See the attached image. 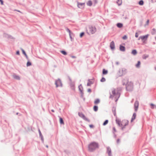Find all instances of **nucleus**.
<instances>
[{
	"label": "nucleus",
	"mask_w": 156,
	"mask_h": 156,
	"mask_svg": "<svg viewBox=\"0 0 156 156\" xmlns=\"http://www.w3.org/2000/svg\"><path fill=\"white\" fill-rule=\"evenodd\" d=\"M110 98L112 99H114L115 101H116L120 96V94L118 90L114 88L111 89V91L110 92Z\"/></svg>",
	"instance_id": "1"
},
{
	"label": "nucleus",
	"mask_w": 156,
	"mask_h": 156,
	"mask_svg": "<svg viewBox=\"0 0 156 156\" xmlns=\"http://www.w3.org/2000/svg\"><path fill=\"white\" fill-rule=\"evenodd\" d=\"M115 121L117 124L121 128L122 130H123L125 128V126L127 125L128 124V121L126 119L123 120L121 121L120 119L116 118Z\"/></svg>",
	"instance_id": "2"
},
{
	"label": "nucleus",
	"mask_w": 156,
	"mask_h": 156,
	"mask_svg": "<svg viewBox=\"0 0 156 156\" xmlns=\"http://www.w3.org/2000/svg\"><path fill=\"white\" fill-rule=\"evenodd\" d=\"M98 147L97 143L95 142H92L88 146V149L90 151H92Z\"/></svg>",
	"instance_id": "3"
},
{
	"label": "nucleus",
	"mask_w": 156,
	"mask_h": 156,
	"mask_svg": "<svg viewBox=\"0 0 156 156\" xmlns=\"http://www.w3.org/2000/svg\"><path fill=\"white\" fill-rule=\"evenodd\" d=\"M96 31V28L94 26L90 25L87 30V33L89 34H94Z\"/></svg>",
	"instance_id": "4"
},
{
	"label": "nucleus",
	"mask_w": 156,
	"mask_h": 156,
	"mask_svg": "<svg viewBox=\"0 0 156 156\" xmlns=\"http://www.w3.org/2000/svg\"><path fill=\"white\" fill-rule=\"evenodd\" d=\"M127 73V70L125 68L120 69L117 73V75L118 76H121L125 75Z\"/></svg>",
	"instance_id": "5"
},
{
	"label": "nucleus",
	"mask_w": 156,
	"mask_h": 156,
	"mask_svg": "<svg viewBox=\"0 0 156 156\" xmlns=\"http://www.w3.org/2000/svg\"><path fill=\"white\" fill-rule=\"evenodd\" d=\"M133 83L132 82H128L126 87L127 90H131L133 89Z\"/></svg>",
	"instance_id": "6"
},
{
	"label": "nucleus",
	"mask_w": 156,
	"mask_h": 156,
	"mask_svg": "<svg viewBox=\"0 0 156 156\" xmlns=\"http://www.w3.org/2000/svg\"><path fill=\"white\" fill-rule=\"evenodd\" d=\"M148 36V34H147L144 36H141L139 37L138 40H140V39H141L142 40H145V41H146L147 40Z\"/></svg>",
	"instance_id": "7"
},
{
	"label": "nucleus",
	"mask_w": 156,
	"mask_h": 156,
	"mask_svg": "<svg viewBox=\"0 0 156 156\" xmlns=\"http://www.w3.org/2000/svg\"><path fill=\"white\" fill-rule=\"evenodd\" d=\"M78 7L80 9H83L85 6V3H79L78 2L77 3Z\"/></svg>",
	"instance_id": "8"
},
{
	"label": "nucleus",
	"mask_w": 156,
	"mask_h": 156,
	"mask_svg": "<svg viewBox=\"0 0 156 156\" xmlns=\"http://www.w3.org/2000/svg\"><path fill=\"white\" fill-rule=\"evenodd\" d=\"M55 84L57 87L62 86V83L61 81L58 79L55 81Z\"/></svg>",
	"instance_id": "9"
},
{
	"label": "nucleus",
	"mask_w": 156,
	"mask_h": 156,
	"mask_svg": "<svg viewBox=\"0 0 156 156\" xmlns=\"http://www.w3.org/2000/svg\"><path fill=\"white\" fill-rule=\"evenodd\" d=\"M78 115H79V116L80 117L82 118L84 120H86V121H89V120L88 119H87L85 116L82 113L79 112L78 113Z\"/></svg>",
	"instance_id": "10"
},
{
	"label": "nucleus",
	"mask_w": 156,
	"mask_h": 156,
	"mask_svg": "<svg viewBox=\"0 0 156 156\" xmlns=\"http://www.w3.org/2000/svg\"><path fill=\"white\" fill-rule=\"evenodd\" d=\"M139 106V102L138 101H136L134 103L135 110L136 112Z\"/></svg>",
	"instance_id": "11"
},
{
	"label": "nucleus",
	"mask_w": 156,
	"mask_h": 156,
	"mask_svg": "<svg viewBox=\"0 0 156 156\" xmlns=\"http://www.w3.org/2000/svg\"><path fill=\"white\" fill-rule=\"evenodd\" d=\"M110 47L111 49H114L115 48V43L113 41H112L110 43Z\"/></svg>",
	"instance_id": "12"
},
{
	"label": "nucleus",
	"mask_w": 156,
	"mask_h": 156,
	"mask_svg": "<svg viewBox=\"0 0 156 156\" xmlns=\"http://www.w3.org/2000/svg\"><path fill=\"white\" fill-rule=\"evenodd\" d=\"M136 116V114L135 113H133L131 119V122H132L135 119Z\"/></svg>",
	"instance_id": "13"
},
{
	"label": "nucleus",
	"mask_w": 156,
	"mask_h": 156,
	"mask_svg": "<svg viewBox=\"0 0 156 156\" xmlns=\"http://www.w3.org/2000/svg\"><path fill=\"white\" fill-rule=\"evenodd\" d=\"M87 5L90 6H91L92 5V2L91 1L89 0L87 3Z\"/></svg>",
	"instance_id": "14"
},
{
	"label": "nucleus",
	"mask_w": 156,
	"mask_h": 156,
	"mask_svg": "<svg viewBox=\"0 0 156 156\" xmlns=\"http://www.w3.org/2000/svg\"><path fill=\"white\" fill-rule=\"evenodd\" d=\"M107 152L109 155V156H111V149L109 148H107Z\"/></svg>",
	"instance_id": "15"
},
{
	"label": "nucleus",
	"mask_w": 156,
	"mask_h": 156,
	"mask_svg": "<svg viewBox=\"0 0 156 156\" xmlns=\"http://www.w3.org/2000/svg\"><path fill=\"white\" fill-rule=\"evenodd\" d=\"M112 112L115 116L116 117V108H112Z\"/></svg>",
	"instance_id": "16"
},
{
	"label": "nucleus",
	"mask_w": 156,
	"mask_h": 156,
	"mask_svg": "<svg viewBox=\"0 0 156 156\" xmlns=\"http://www.w3.org/2000/svg\"><path fill=\"white\" fill-rule=\"evenodd\" d=\"M100 102V100L98 99H97L95 100L94 101V104L96 105L99 103Z\"/></svg>",
	"instance_id": "17"
},
{
	"label": "nucleus",
	"mask_w": 156,
	"mask_h": 156,
	"mask_svg": "<svg viewBox=\"0 0 156 156\" xmlns=\"http://www.w3.org/2000/svg\"><path fill=\"white\" fill-rule=\"evenodd\" d=\"M59 122L60 124H64V122L63 120V119H62V118L61 117L59 118Z\"/></svg>",
	"instance_id": "18"
},
{
	"label": "nucleus",
	"mask_w": 156,
	"mask_h": 156,
	"mask_svg": "<svg viewBox=\"0 0 156 156\" xmlns=\"http://www.w3.org/2000/svg\"><path fill=\"white\" fill-rule=\"evenodd\" d=\"M149 57L148 55H144L142 56L143 59H145Z\"/></svg>",
	"instance_id": "19"
},
{
	"label": "nucleus",
	"mask_w": 156,
	"mask_h": 156,
	"mask_svg": "<svg viewBox=\"0 0 156 156\" xmlns=\"http://www.w3.org/2000/svg\"><path fill=\"white\" fill-rule=\"evenodd\" d=\"M117 26L119 28H121L123 27V24L121 23H118L117 24Z\"/></svg>",
	"instance_id": "20"
},
{
	"label": "nucleus",
	"mask_w": 156,
	"mask_h": 156,
	"mask_svg": "<svg viewBox=\"0 0 156 156\" xmlns=\"http://www.w3.org/2000/svg\"><path fill=\"white\" fill-rule=\"evenodd\" d=\"M120 50L124 51L125 50V47L121 45L120 46Z\"/></svg>",
	"instance_id": "21"
},
{
	"label": "nucleus",
	"mask_w": 156,
	"mask_h": 156,
	"mask_svg": "<svg viewBox=\"0 0 156 156\" xmlns=\"http://www.w3.org/2000/svg\"><path fill=\"white\" fill-rule=\"evenodd\" d=\"M117 3L119 5H120L122 3V0H118Z\"/></svg>",
	"instance_id": "22"
},
{
	"label": "nucleus",
	"mask_w": 156,
	"mask_h": 156,
	"mask_svg": "<svg viewBox=\"0 0 156 156\" xmlns=\"http://www.w3.org/2000/svg\"><path fill=\"white\" fill-rule=\"evenodd\" d=\"M137 53V52L136 50H133L132 51V53L133 55H136Z\"/></svg>",
	"instance_id": "23"
},
{
	"label": "nucleus",
	"mask_w": 156,
	"mask_h": 156,
	"mask_svg": "<svg viewBox=\"0 0 156 156\" xmlns=\"http://www.w3.org/2000/svg\"><path fill=\"white\" fill-rule=\"evenodd\" d=\"M79 89L81 93H82L83 89V88L82 86L81 85H80L79 87Z\"/></svg>",
	"instance_id": "24"
},
{
	"label": "nucleus",
	"mask_w": 156,
	"mask_h": 156,
	"mask_svg": "<svg viewBox=\"0 0 156 156\" xmlns=\"http://www.w3.org/2000/svg\"><path fill=\"white\" fill-rule=\"evenodd\" d=\"M150 105L152 109H154V108H156V106L152 103Z\"/></svg>",
	"instance_id": "25"
},
{
	"label": "nucleus",
	"mask_w": 156,
	"mask_h": 156,
	"mask_svg": "<svg viewBox=\"0 0 156 156\" xmlns=\"http://www.w3.org/2000/svg\"><path fill=\"white\" fill-rule=\"evenodd\" d=\"M108 73V71L104 69L103 70V74L104 75Z\"/></svg>",
	"instance_id": "26"
},
{
	"label": "nucleus",
	"mask_w": 156,
	"mask_h": 156,
	"mask_svg": "<svg viewBox=\"0 0 156 156\" xmlns=\"http://www.w3.org/2000/svg\"><path fill=\"white\" fill-rule=\"evenodd\" d=\"M93 109L94 111L96 112L98 110V107L97 106H94V107Z\"/></svg>",
	"instance_id": "27"
},
{
	"label": "nucleus",
	"mask_w": 156,
	"mask_h": 156,
	"mask_svg": "<svg viewBox=\"0 0 156 156\" xmlns=\"http://www.w3.org/2000/svg\"><path fill=\"white\" fill-rule=\"evenodd\" d=\"M140 64V62L139 61L137 63L136 65V67H139Z\"/></svg>",
	"instance_id": "28"
},
{
	"label": "nucleus",
	"mask_w": 156,
	"mask_h": 156,
	"mask_svg": "<svg viewBox=\"0 0 156 156\" xmlns=\"http://www.w3.org/2000/svg\"><path fill=\"white\" fill-rule=\"evenodd\" d=\"M61 52L64 55H67V53L64 51H61Z\"/></svg>",
	"instance_id": "29"
},
{
	"label": "nucleus",
	"mask_w": 156,
	"mask_h": 156,
	"mask_svg": "<svg viewBox=\"0 0 156 156\" xmlns=\"http://www.w3.org/2000/svg\"><path fill=\"white\" fill-rule=\"evenodd\" d=\"M31 63L30 62L28 61L27 62V66H31Z\"/></svg>",
	"instance_id": "30"
},
{
	"label": "nucleus",
	"mask_w": 156,
	"mask_h": 156,
	"mask_svg": "<svg viewBox=\"0 0 156 156\" xmlns=\"http://www.w3.org/2000/svg\"><path fill=\"white\" fill-rule=\"evenodd\" d=\"M108 122V120H106L103 124V125L105 126L107 124Z\"/></svg>",
	"instance_id": "31"
},
{
	"label": "nucleus",
	"mask_w": 156,
	"mask_h": 156,
	"mask_svg": "<svg viewBox=\"0 0 156 156\" xmlns=\"http://www.w3.org/2000/svg\"><path fill=\"white\" fill-rule=\"evenodd\" d=\"M14 78L17 80H19L20 79V77L17 76H14Z\"/></svg>",
	"instance_id": "32"
},
{
	"label": "nucleus",
	"mask_w": 156,
	"mask_h": 156,
	"mask_svg": "<svg viewBox=\"0 0 156 156\" xmlns=\"http://www.w3.org/2000/svg\"><path fill=\"white\" fill-rule=\"evenodd\" d=\"M139 5H142L144 4V2L142 0L140 1L139 2Z\"/></svg>",
	"instance_id": "33"
},
{
	"label": "nucleus",
	"mask_w": 156,
	"mask_h": 156,
	"mask_svg": "<svg viewBox=\"0 0 156 156\" xmlns=\"http://www.w3.org/2000/svg\"><path fill=\"white\" fill-rule=\"evenodd\" d=\"M105 79L104 78H102L101 80V81L102 82H105Z\"/></svg>",
	"instance_id": "34"
},
{
	"label": "nucleus",
	"mask_w": 156,
	"mask_h": 156,
	"mask_svg": "<svg viewBox=\"0 0 156 156\" xmlns=\"http://www.w3.org/2000/svg\"><path fill=\"white\" fill-rule=\"evenodd\" d=\"M112 129L114 133H115L116 132V129L115 127H113L112 128Z\"/></svg>",
	"instance_id": "35"
},
{
	"label": "nucleus",
	"mask_w": 156,
	"mask_h": 156,
	"mask_svg": "<svg viewBox=\"0 0 156 156\" xmlns=\"http://www.w3.org/2000/svg\"><path fill=\"white\" fill-rule=\"evenodd\" d=\"M127 37L126 35H125L122 37V39L124 40H125L127 39Z\"/></svg>",
	"instance_id": "36"
},
{
	"label": "nucleus",
	"mask_w": 156,
	"mask_h": 156,
	"mask_svg": "<svg viewBox=\"0 0 156 156\" xmlns=\"http://www.w3.org/2000/svg\"><path fill=\"white\" fill-rule=\"evenodd\" d=\"M84 35V33L83 32L81 33L80 34V37H82Z\"/></svg>",
	"instance_id": "37"
},
{
	"label": "nucleus",
	"mask_w": 156,
	"mask_h": 156,
	"mask_svg": "<svg viewBox=\"0 0 156 156\" xmlns=\"http://www.w3.org/2000/svg\"><path fill=\"white\" fill-rule=\"evenodd\" d=\"M21 50L23 52V54H24V55H26V53L24 51L23 49H21Z\"/></svg>",
	"instance_id": "38"
},
{
	"label": "nucleus",
	"mask_w": 156,
	"mask_h": 156,
	"mask_svg": "<svg viewBox=\"0 0 156 156\" xmlns=\"http://www.w3.org/2000/svg\"><path fill=\"white\" fill-rule=\"evenodd\" d=\"M149 20H147V22H146V25H145V26L146 25H148V24H149Z\"/></svg>",
	"instance_id": "39"
},
{
	"label": "nucleus",
	"mask_w": 156,
	"mask_h": 156,
	"mask_svg": "<svg viewBox=\"0 0 156 156\" xmlns=\"http://www.w3.org/2000/svg\"><path fill=\"white\" fill-rule=\"evenodd\" d=\"M135 37H138V34L137 33H136L135 34Z\"/></svg>",
	"instance_id": "40"
},
{
	"label": "nucleus",
	"mask_w": 156,
	"mask_h": 156,
	"mask_svg": "<svg viewBox=\"0 0 156 156\" xmlns=\"http://www.w3.org/2000/svg\"><path fill=\"white\" fill-rule=\"evenodd\" d=\"M152 30L154 32L152 33V34H155V29L154 28L152 29Z\"/></svg>",
	"instance_id": "41"
},
{
	"label": "nucleus",
	"mask_w": 156,
	"mask_h": 156,
	"mask_svg": "<svg viewBox=\"0 0 156 156\" xmlns=\"http://www.w3.org/2000/svg\"><path fill=\"white\" fill-rule=\"evenodd\" d=\"M0 2L1 3V4L2 5H3V1L2 0H0Z\"/></svg>",
	"instance_id": "42"
},
{
	"label": "nucleus",
	"mask_w": 156,
	"mask_h": 156,
	"mask_svg": "<svg viewBox=\"0 0 156 156\" xmlns=\"http://www.w3.org/2000/svg\"><path fill=\"white\" fill-rule=\"evenodd\" d=\"M87 91L89 93H90L91 92V90L90 89H88L87 90Z\"/></svg>",
	"instance_id": "43"
},
{
	"label": "nucleus",
	"mask_w": 156,
	"mask_h": 156,
	"mask_svg": "<svg viewBox=\"0 0 156 156\" xmlns=\"http://www.w3.org/2000/svg\"><path fill=\"white\" fill-rule=\"evenodd\" d=\"M120 141V139H117V142L118 144H119V143Z\"/></svg>",
	"instance_id": "44"
},
{
	"label": "nucleus",
	"mask_w": 156,
	"mask_h": 156,
	"mask_svg": "<svg viewBox=\"0 0 156 156\" xmlns=\"http://www.w3.org/2000/svg\"><path fill=\"white\" fill-rule=\"evenodd\" d=\"M94 2L95 4L97 3L98 2L97 0H94Z\"/></svg>",
	"instance_id": "45"
},
{
	"label": "nucleus",
	"mask_w": 156,
	"mask_h": 156,
	"mask_svg": "<svg viewBox=\"0 0 156 156\" xmlns=\"http://www.w3.org/2000/svg\"><path fill=\"white\" fill-rule=\"evenodd\" d=\"M16 54L17 55H20V52L19 51H17L16 52Z\"/></svg>",
	"instance_id": "46"
},
{
	"label": "nucleus",
	"mask_w": 156,
	"mask_h": 156,
	"mask_svg": "<svg viewBox=\"0 0 156 156\" xmlns=\"http://www.w3.org/2000/svg\"><path fill=\"white\" fill-rule=\"evenodd\" d=\"M89 126H90V128H93V125H90Z\"/></svg>",
	"instance_id": "47"
},
{
	"label": "nucleus",
	"mask_w": 156,
	"mask_h": 156,
	"mask_svg": "<svg viewBox=\"0 0 156 156\" xmlns=\"http://www.w3.org/2000/svg\"><path fill=\"white\" fill-rule=\"evenodd\" d=\"M25 56L26 57V58L28 59V57L27 55V54H26V55H25Z\"/></svg>",
	"instance_id": "48"
},
{
	"label": "nucleus",
	"mask_w": 156,
	"mask_h": 156,
	"mask_svg": "<svg viewBox=\"0 0 156 156\" xmlns=\"http://www.w3.org/2000/svg\"><path fill=\"white\" fill-rule=\"evenodd\" d=\"M72 57L73 58H75L76 57L75 56H72Z\"/></svg>",
	"instance_id": "49"
},
{
	"label": "nucleus",
	"mask_w": 156,
	"mask_h": 156,
	"mask_svg": "<svg viewBox=\"0 0 156 156\" xmlns=\"http://www.w3.org/2000/svg\"><path fill=\"white\" fill-rule=\"evenodd\" d=\"M68 31L69 32V33H70V30L69 29H68Z\"/></svg>",
	"instance_id": "50"
},
{
	"label": "nucleus",
	"mask_w": 156,
	"mask_h": 156,
	"mask_svg": "<svg viewBox=\"0 0 156 156\" xmlns=\"http://www.w3.org/2000/svg\"><path fill=\"white\" fill-rule=\"evenodd\" d=\"M51 111L53 112H54V111L53 110H51Z\"/></svg>",
	"instance_id": "51"
},
{
	"label": "nucleus",
	"mask_w": 156,
	"mask_h": 156,
	"mask_svg": "<svg viewBox=\"0 0 156 156\" xmlns=\"http://www.w3.org/2000/svg\"><path fill=\"white\" fill-rule=\"evenodd\" d=\"M87 86H89V84L88 83L87 84Z\"/></svg>",
	"instance_id": "52"
},
{
	"label": "nucleus",
	"mask_w": 156,
	"mask_h": 156,
	"mask_svg": "<svg viewBox=\"0 0 156 156\" xmlns=\"http://www.w3.org/2000/svg\"><path fill=\"white\" fill-rule=\"evenodd\" d=\"M46 147L47 148H48V145H46Z\"/></svg>",
	"instance_id": "53"
},
{
	"label": "nucleus",
	"mask_w": 156,
	"mask_h": 156,
	"mask_svg": "<svg viewBox=\"0 0 156 156\" xmlns=\"http://www.w3.org/2000/svg\"><path fill=\"white\" fill-rule=\"evenodd\" d=\"M155 69L156 70V67H155Z\"/></svg>",
	"instance_id": "54"
}]
</instances>
